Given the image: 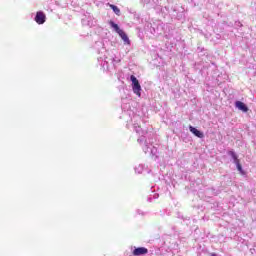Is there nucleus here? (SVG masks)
Segmentation results:
<instances>
[{"label":"nucleus","mask_w":256,"mask_h":256,"mask_svg":"<svg viewBox=\"0 0 256 256\" xmlns=\"http://www.w3.org/2000/svg\"><path fill=\"white\" fill-rule=\"evenodd\" d=\"M144 153H149V146L146 144L143 148Z\"/></svg>","instance_id":"obj_15"},{"label":"nucleus","mask_w":256,"mask_h":256,"mask_svg":"<svg viewBox=\"0 0 256 256\" xmlns=\"http://www.w3.org/2000/svg\"><path fill=\"white\" fill-rule=\"evenodd\" d=\"M112 61H113V63H121V59L113 58Z\"/></svg>","instance_id":"obj_16"},{"label":"nucleus","mask_w":256,"mask_h":256,"mask_svg":"<svg viewBox=\"0 0 256 256\" xmlns=\"http://www.w3.org/2000/svg\"><path fill=\"white\" fill-rule=\"evenodd\" d=\"M130 81H132V91L138 97H141V84L135 75L130 76Z\"/></svg>","instance_id":"obj_2"},{"label":"nucleus","mask_w":256,"mask_h":256,"mask_svg":"<svg viewBox=\"0 0 256 256\" xmlns=\"http://www.w3.org/2000/svg\"><path fill=\"white\" fill-rule=\"evenodd\" d=\"M82 24H83V25L91 26V23H90L89 21H87L86 18H82Z\"/></svg>","instance_id":"obj_14"},{"label":"nucleus","mask_w":256,"mask_h":256,"mask_svg":"<svg viewBox=\"0 0 256 256\" xmlns=\"http://www.w3.org/2000/svg\"><path fill=\"white\" fill-rule=\"evenodd\" d=\"M227 155H229V157H231L233 159V163H239V156H237V153H235V151L233 150H229L227 152Z\"/></svg>","instance_id":"obj_8"},{"label":"nucleus","mask_w":256,"mask_h":256,"mask_svg":"<svg viewBox=\"0 0 256 256\" xmlns=\"http://www.w3.org/2000/svg\"><path fill=\"white\" fill-rule=\"evenodd\" d=\"M147 132H142V136L140 138H138V143H143V141H145V134Z\"/></svg>","instance_id":"obj_13"},{"label":"nucleus","mask_w":256,"mask_h":256,"mask_svg":"<svg viewBox=\"0 0 256 256\" xmlns=\"http://www.w3.org/2000/svg\"><path fill=\"white\" fill-rule=\"evenodd\" d=\"M210 256H217V254L216 253H211Z\"/></svg>","instance_id":"obj_18"},{"label":"nucleus","mask_w":256,"mask_h":256,"mask_svg":"<svg viewBox=\"0 0 256 256\" xmlns=\"http://www.w3.org/2000/svg\"><path fill=\"white\" fill-rule=\"evenodd\" d=\"M162 13H170L175 19H178V21H183L185 19V8L180 5H174L171 10H169V7L161 8Z\"/></svg>","instance_id":"obj_1"},{"label":"nucleus","mask_w":256,"mask_h":256,"mask_svg":"<svg viewBox=\"0 0 256 256\" xmlns=\"http://www.w3.org/2000/svg\"><path fill=\"white\" fill-rule=\"evenodd\" d=\"M45 19H46L45 13L41 11L36 13L35 21L36 23H38V25H43V23H45Z\"/></svg>","instance_id":"obj_5"},{"label":"nucleus","mask_w":256,"mask_h":256,"mask_svg":"<svg viewBox=\"0 0 256 256\" xmlns=\"http://www.w3.org/2000/svg\"><path fill=\"white\" fill-rule=\"evenodd\" d=\"M189 131H190V133L195 135V137H198V139H203V137H205V134H203V132H201V130H199L191 125L189 126Z\"/></svg>","instance_id":"obj_3"},{"label":"nucleus","mask_w":256,"mask_h":256,"mask_svg":"<svg viewBox=\"0 0 256 256\" xmlns=\"http://www.w3.org/2000/svg\"><path fill=\"white\" fill-rule=\"evenodd\" d=\"M118 35L121 37L126 45H131V40H129V36H127V33L122 30Z\"/></svg>","instance_id":"obj_7"},{"label":"nucleus","mask_w":256,"mask_h":256,"mask_svg":"<svg viewBox=\"0 0 256 256\" xmlns=\"http://www.w3.org/2000/svg\"><path fill=\"white\" fill-rule=\"evenodd\" d=\"M109 25H110V27H112V29H114V31H115L116 33H118V35L123 31V30H121V28L119 27V25H118L117 23H114V22H113V20H111V21L109 22Z\"/></svg>","instance_id":"obj_9"},{"label":"nucleus","mask_w":256,"mask_h":256,"mask_svg":"<svg viewBox=\"0 0 256 256\" xmlns=\"http://www.w3.org/2000/svg\"><path fill=\"white\" fill-rule=\"evenodd\" d=\"M167 3H171V0H167Z\"/></svg>","instance_id":"obj_19"},{"label":"nucleus","mask_w":256,"mask_h":256,"mask_svg":"<svg viewBox=\"0 0 256 256\" xmlns=\"http://www.w3.org/2000/svg\"><path fill=\"white\" fill-rule=\"evenodd\" d=\"M142 3H145V5H149V3H151V0H142Z\"/></svg>","instance_id":"obj_17"},{"label":"nucleus","mask_w":256,"mask_h":256,"mask_svg":"<svg viewBox=\"0 0 256 256\" xmlns=\"http://www.w3.org/2000/svg\"><path fill=\"white\" fill-rule=\"evenodd\" d=\"M147 253H149V250L145 247L135 248L132 252L134 256L147 255Z\"/></svg>","instance_id":"obj_4"},{"label":"nucleus","mask_w":256,"mask_h":256,"mask_svg":"<svg viewBox=\"0 0 256 256\" xmlns=\"http://www.w3.org/2000/svg\"><path fill=\"white\" fill-rule=\"evenodd\" d=\"M110 8L112 9V11H114L115 15H118V17L121 16V9H119V7L110 4Z\"/></svg>","instance_id":"obj_10"},{"label":"nucleus","mask_w":256,"mask_h":256,"mask_svg":"<svg viewBox=\"0 0 256 256\" xmlns=\"http://www.w3.org/2000/svg\"><path fill=\"white\" fill-rule=\"evenodd\" d=\"M134 129L136 133H138L139 135H143V130L141 129V126H135Z\"/></svg>","instance_id":"obj_12"},{"label":"nucleus","mask_w":256,"mask_h":256,"mask_svg":"<svg viewBox=\"0 0 256 256\" xmlns=\"http://www.w3.org/2000/svg\"><path fill=\"white\" fill-rule=\"evenodd\" d=\"M235 165L239 173L241 175H245V170H243V166H241V162H236Z\"/></svg>","instance_id":"obj_11"},{"label":"nucleus","mask_w":256,"mask_h":256,"mask_svg":"<svg viewBox=\"0 0 256 256\" xmlns=\"http://www.w3.org/2000/svg\"><path fill=\"white\" fill-rule=\"evenodd\" d=\"M235 107L237 109H239V111H243V113H247V111H249V107L247 106V104H245L241 101H236L235 102Z\"/></svg>","instance_id":"obj_6"}]
</instances>
